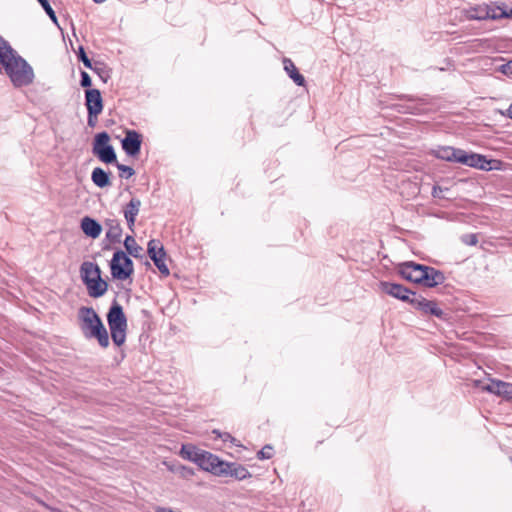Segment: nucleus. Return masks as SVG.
<instances>
[{
	"instance_id": "nucleus-16",
	"label": "nucleus",
	"mask_w": 512,
	"mask_h": 512,
	"mask_svg": "<svg viewBox=\"0 0 512 512\" xmlns=\"http://www.w3.org/2000/svg\"><path fill=\"white\" fill-rule=\"evenodd\" d=\"M81 279L84 284H88L90 280L99 279L101 277V270L96 263L83 262L80 266Z\"/></svg>"
},
{
	"instance_id": "nucleus-29",
	"label": "nucleus",
	"mask_w": 512,
	"mask_h": 512,
	"mask_svg": "<svg viewBox=\"0 0 512 512\" xmlns=\"http://www.w3.org/2000/svg\"><path fill=\"white\" fill-rule=\"evenodd\" d=\"M117 169L119 170V176L121 178L128 179L135 174V171L132 167L126 166L124 164L116 163Z\"/></svg>"
},
{
	"instance_id": "nucleus-8",
	"label": "nucleus",
	"mask_w": 512,
	"mask_h": 512,
	"mask_svg": "<svg viewBox=\"0 0 512 512\" xmlns=\"http://www.w3.org/2000/svg\"><path fill=\"white\" fill-rule=\"evenodd\" d=\"M426 269L425 265L416 264L414 262H405L399 265L398 272L406 280L418 284H422Z\"/></svg>"
},
{
	"instance_id": "nucleus-23",
	"label": "nucleus",
	"mask_w": 512,
	"mask_h": 512,
	"mask_svg": "<svg viewBox=\"0 0 512 512\" xmlns=\"http://www.w3.org/2000/svg\"><path fill=\"white\" fill-rule=\"evenodd\" d=\"M91 180L99 188H104L110 185L109 173L101 167H96L93 169Z\"/></svg>"
},
{
	"instance_id": "nucleus-28",
	"label": "nucleus",
	"mask_w": 512,
	"mask_h": 512,
	"mask_svg": "<svg viewBox=\"0 0 512 512\" xmlns=\"http://www.w3.org/2000/svg\"><path fill=\"white\" fill-rule=\"evenodd\" d=\"M93 72H95L99 77L106 82L107 78H109L108 72L105 70V67L103 66V63L95 62L94 65H92V68H89Z\"/></svg>"
},
{
	"instance_id": "nucleus-33",
	"label": "nucleus",
	"mask_w": 512,
	"mask_h": 512,
	"mask_svg": "<svg viewBox=\"0 0 512 512\" xmlns=\"http://www.w3.org/2000/svg\"><path fill=\"white\" fill-rule=\"evenodd\" d=\"M78 59L84 64V66L86 68H92V62L91 60L88 58V56L86 55L85 53V50L82 46L79 47V51H78Z\"/></svg>"
},
{
	"instance_id": "nucleus-39",
	"label": "nucleus",
	"mask_w": 512,
	"mask_h": 512,
	"mask_svg": "<svg viewBox=\"0 0 512 512\" xmlns=\"http://www.w3.org/2000/svg\"><path fill=\"white\" fill-rule=\"evenodd\" d=\"M165 251H164V248L162 247V270H161V273H162V277H165V276H168L169 275V269L168 267L164 264V257H165Z\"/></svg>"
},
{
	"instance_id": "nucleus-9",
	"label": "nucleus",
	"mask_w": 512,
	"mask_h": 512,
	"mask_svg": "<svg viewBox=\"0 0 512 512\" xmlns=\"http://www.w3.org/2000/svg\"><path fill=\"white\" fill-rule=\"evenodd\" d=\"M409 303L424 314H431L438 318L443 316V311L434 301L427 300L422 296L416 295V293H412Z\"/></svg>"
},
{
	"instance_id": "nucleus-17",
	"label": "nucleus",
	"mask_w": 512,
	"mask_h": 512,
	"mask_svg": "<svg viewBox=\"0 0 512 512\" xmlns=\"http://www.w3.org/2000/svg\"><path fill=\"white\" fill-rule=\"evenodd\" d=\"M107 232L106 238L111 243H120L122 236V228L117 219H106L104 222Z\"/></svg>"
},
{
	"instance_id": "nucleus-3",
	"label": "nucleus",
	"mask_w": 512,
	"mask_h": 512,
	"mask_svg": "<svg viewBox=\"0 0 512 512\" xmlns=\"http://www.w3.org/2000/svg\"><path fill=\"white\" fill-rule=\"evenodd\" d=\"M437 158L460 163L469 167L478 168L482 170H490L491 161L487 160L485 156L477 153H468L465 150L453 148L450 146L440 147L435 151Z\"/></svg>"
},
{
	"instance_id": "nucleus-11",
	"label": "nucleus",
	"mask_w": 512,
	"mask_h": 512,
	"mask_svg": "<svg viewBox=\"0 0 512 512\" xmlns=\"http://www.w3.org/2000/svg\"><path fill=\"white\" fill-rule=\"evenodd\" d=\"M218 476H230L236 480H244L250 478L251 473L241 464L224 461L221 470L218 472Z\"/></svg>"
},
{
	"instance_id": "nucleus-43",
	"label": "nucleus",
	"mask_w": 512,
	"mask_h": 512,
	"mask_svg": "<svg viewBox=\"0 0 512 512\" xmlns=\"http://www.w3.org/2000/svg\"><path fill=\"white\" fill-rule=\"evenodd\" d=\"M505 115L512 119V104L508 107Z\"/></svg>"
},
{
	"instance_id": "nucleus-15",
	"label": "nucleus",
	"mask_w": 512,
	"mask_h": 512,
	"mask_svg": "<svg viewBox=\"0 0 512 512\" xmlns=\"http://www.w3.org/2000/svg\"><path fill=\"white\" fill-rule=\"evenodd\" d=\"M85 105L87 111L93 114H101L103 110V100L98 89H87L85 91Z\"/></svg>"
},
{
	"instance_id": "nucleus-21",
	"label": "nucleus",
	"mask_w": 512,
	"mask_h": 512,
	"mask_svg": "<svg viewBox=\"0 0 512 512\" xmlns=\"http://www.w3.org/2000/svg\"><path fill=\"white\" fill-rule=\"evenodd\" d=\"M86 287L91 297L98 298L106 293L108 284L99 277V279L90 280V282L86 284Z\"/></svg>"
},
{
	"instance_id": "nucleus-41",
	"label": "nucleus",
	"mask_w": 512,
	"mask_h": 512,
	"mask_svg": "<svg viewBox=\"0 0 512 512\" xmlns=\"http://www.w3.org/2000/svg\"><path fill=\"white\" fill-rule=\"evenodd\" d=\"M164 464L167 466V468L173 472L175 475H177V468L181 466L179 463H167L164 462Z\"/></svg>"
},
{
	"instance_id": "nucleus-22",
	"label": "nucleus",
	"mask_w": 512,
	"mask_h": 512,
	"mask_svg": "<svg viewBox=\"0 0 512 512\" xmlns=\"http://www.w3.org/2000/svg\"><path fill=\"white\" fill-rule=\"evenodd\" d=\"M284 64V70L287 72L289 77L298 85V86H304L305 84V78L302 74H300L294 65V63L288 59L285 58L283 60Z\"/></svg>"
},
{
	"instance_id": "nucleus-5",
	"label": "nucleus",
	"mask_w": 512,
	"mask_h": 512,
	"mask_svg": "<svg viewBox=\"0 0 512 512\" xmlns=\"http://www.w3.org/2000/svg\"><path fill=\"white\" fill-rule=\"evenodd\" d=\"M110 269L113 278L126 280L134 272L133 261L122 250H117L111 259Z\"/></svg>"
},
{
	"instance_id": "nucleus-36",
	"label": "nucleus",
	"mask_w": 512,
	"mask_h": 512,
	"mask_svg": "<svg viewBox=\"0 0 512 512\" xmlns=\"http://www.w3.org/2000/svg\"><path fill=\"white\" fill-rule=\"evenodd\" d=\"M499 71L504 75L512 76V60L501 65Z\"/></svg>"
},
{
	"instance_id": "nucleus-10",
	"label": "nucleus",
	"mask_w": 512,
	"mask_h": 512,
	"mask_svg": "<svg viewBox=\"0 0 512 512\" xmlns=\"http://www.w3.org/2000/svg\"><path fill=\"white\" fill-rule=\"evenodd\" d=\"M121 144L122 149L128 156H136L141 149V135L135 130H127Z\"/></svg>"
},
{
	"instance_id": "nucleus-25",
	"label": "nucleus",
	"mask_w": 512,
	"mask_h": 512,
	"mask_svg": "<svg viewBox=\"0 0 512 512\" xmlns=\"http://www.w3.org/2000/svg\"><path fill=\"white\" fill-rule=\"evenodd\" d=\"M124 246L127 250V252L135 257V258H138L140 257L141 255V252H142V247L139 246L135 240V238L133 236H126L125 240H124Z\"/></svg>"
},
{
	"instance_id": "nucleus-24",
	"label": "nucleus",
	"mask_w": 512,
	"mask_h": 512,
	"mask_svg": "<svg viewBox=\"0 0 512 512\" xmlns=\"http://www.w3.org/2000/svg\"><path fill=\"white\" fill-rule=\"evenodd\" d=\"M203 450L201 449H198L196 448L195 446L193 445H182V448H181V451H180V455L189 460V461H192L194 463H198L199 461V458H200V454L202 453Z\"/></svg>"
},
{
	"instance_id": "nucleus-34",
	"label": "nucleus",
	"mask_w": 512,
	"mask_h": 512,
	"mask_svg": "<svg viewBox=\"0 0 512 512\" xmlns=\"http://www.w3.org/2000/svg\"><path fill=\"white\" fill-rule=\"evenodd\" d=\"M13 48L9 45V43L0 36V59H2L7 53H10V51Z\"/></svg>"
},
{
	"instance_id": "nucleus-38",
	"label": "nucleus",
	"mask_w": 512,
	"mask_h": 512,
	"mask_svg": "<svg viewBox=\"0 0 512 512\" xmlns=\"http://www.w3.org/2000/svg\"><path fill=\"white\" fill-rule=\"evenodd\" d=\"M99 114H93L91 111H88V126L95 127L97 124V118Z\"/></svg>"
},
{
	"instance_id": "nucleus-37",
	"label": "nucleus",
	"mask_w": 512,
	"mask_h": 512,
	"mask_svg": "<svg viewBox=\"0 0 512 512\" xmlns=\"http://www.w3.org/2000/svg\"><path fill=\"white\" fill-rule=\"evenodd\" d=\"M213 433L216 434L219 438H221L224 442L230 441L234 443L236 441V439L227 432L221 433L217 430H214Z\"/></svg>"
},
{
	"instance_id": "nucleus-31",
	"label": "nucleus",
	"mask_w": 512,
	"mask_h": 512,
	"mask_svg": "<svg viewBox=\"0 0 512 512\" xmlns=\"http://www.w3.org/2000/svg\"><path fill=\"white\" fill-rule=\"evenodd\" d=\"M194 475V470L190 467L181 465L177 468V476L183 479H190Z\"/></svg>"
},
{
	"instance_id": "nucleus-13",
	"label": "nucleus",
	"mask_w": 512,
	"mask_h": 512,
	"mask_svg": "<svg viewBox=\"0 0 512 512\" xmlns=\"http://www.w3.org/2000/svg\"><path fill=\"white\" fill-rule=\"evenodd\" d=\"M380 288L386 294L406 302L410 301L413 293L401 284L386 281L380 282Z\"/></svg>"
},
{
	"instance_id": "nucleus-19",
	"label": "nucleus",
	"mask_w": 512,
	"mask_h": 512,
	"mask_svg": "<svg viewBox=\"0 0 512 512\" xmlns=\"http://www.w3.org/2000/svg\"><path fill=\"white\" fill-rule=\"evenodd\" d=\"M424 274L426 277L423 278L422 284L426 287H435L445 280L443 273L433 267L426 266Z\"/></svg>"
},
{
	"instance_id": "nucleus-7",
	"label": "nucleus",
	"mask_w": 512,
	"mask_h": 512,
	"mask_svg": "<svg viewBox=\"0 0 512 512\" xmlns=\"http://www.w3.org/2000/svg\"><path fill=\"white\" fill-rule=\"evenodd\" d=\"M506 15V9L496 5L480 4L466 10V17L470 20H498Z\"/></svg>"
},
{
	"instance_id": "nucleus-27",
	"label": "nucleus",
	"mask_w": 512,
	"mask_h": 512,
	"mask_svg": "<svg viewBox=\"0 0 512 512\" xmlns=\"http://www.w3.org/2000/svg\"><path fill=\"white\" fill-rule=\"evenodd\" d=\"M148 254L155 266L160 270V264H162V261H160V254L156 251V240H151L148 243Z\"/></svg>"
},
{
	"instance_id": "nucleus-4",
	"label": "nucleus",
	"mask_w": 512,
	"mask_h": 512,
	"mask_svg": "<svg viewBox=\"0 0 512 512\" xmlns=\"http://www.w3.org/2000/svg\"><path fill=\"white\" fill-rule=\"evenodd\" d=\"M107 321L114 344L121 346L126 339L127 319L122 306L116 301L109 309Z\"/></svg>"
},
{
	"instance_id": "nucleus-20",
	"label": "nucleus",
	"mask_w": 512,
	"mask_h": 512,
	"mask_svg": "<svg viewBox=\"0 0 512 512\" xmlns=\"http://www.w3.org/2000/svg\"><path fill=\"white\" fill-rule=\"evenodd\" d=\"M141 202L139 199L132 198L129 203L124 207V217L127 221V224L131 230H133V226L135 224V218L139 212Z\"/></svg>"
},
{
	"instance_id": "nucleus-26",
	"label": "nucleus",
	"mask_w": 512,
	"mask_h": 512,
	"mask_svg": "<svg viewBox=\"0 0 512 512\" xmlns=\"http://www.w3.org/2000/svg\"><path fill=\"white\" fill-rule=\"evenodd\" d=\"M148 254L155 266L160 270V264H162V261H160V254L156 251V240H151L148 243Z\"/></svg>"
},
{
	"instance_id": "nucleus-40",
	"label": "nucleus",
	"mask_w": 512,
	"mask_h": 512,
	"mask_svg": "<svg viewBox=\"0 0 512 512\" xmlns=\"http://www.w3.org/2000/svg\"><path fill=\"white\" fill-rule=\"evenodd\" d=\"M465 238V243L468 245H476L478 242L477 237L474 234L467 235L465 236Z\"/></svg>"
},
{
	"instance_id": "nucleus-12",
	"label": "nucleus",
	"mask_w": 512,
	"mask_h": 512,
	"mask_svg": "<svg viewBox=\"0 0 512 512\" xmlns=\"http://www.w3.org/2000/svg\"><path fill=\"white\" fill-rule=\"evenodd\" d=\"M223 462L224 461L220 460L216 455L203 450L200 454L197 465L201 469L218 476V472L221 470Z\"/></svg>"
},
{
	"instance_id": "nucleus-42",
	"label": "nucleus",
	"mask_w": 512,
	"mask_h": 512,
	"mask_svg": "<svg viewBox=\"0 0 512 512\" xmlns=\"http://www.w3.org/2000/svg\"><path fill=\"white\" fill-rule=\"evenodd\" d=\"M443 192V189L439 186H434L432 190L433 197H440L441 193Z\"/></svg>"
},
{
	"instance_id": "nucleus-30",
	"label": "nucleus",
	"mask_w": 512,
	"mask_h": 512,
	"mask_svg": "<svg viewBox=\"0 0 512 512\" xmlns=\"http://www.w3.org/2000/svg\"><path fill=\"white\" fill-rule=\"evenodd\" d=\"M40 5L42 6V8L44 9V11L47 13V15L49 16V18L57 24V17H56V14L53 10V8L51 7L50 3L48 0H37Z\"/></svg>"
},
{
	"instance_id": "nucleus-18",
	"label": "nucleus",
	"mask_w": 512,
	"mask_h": 512,
	"mask_svg": "<svg viewBox=\"0 0 512 512\" xmlns=\"http://www.w3.org/2000/svg\"><path fill=\"white\" fill-rule=\"evenodd\" d=\"M81 229L85 235L96 239L102 232V226L94 219L86 216L81 220Z\"/></svg>"
},
{
	"instance_id": "nucleus-1",
	"label": "nucleus",
	"mask_w": 512,
	"mask_h": 512,
	"mask_svg": "<svg viewBox=\"0 0 512 512\" xmlns=\"http://www.w3.org/2000/svg\"><path fill=\"white\" fill-rule=\"evenodd\" d=\"M0 63L4 66L6 74L15 87L28 86L33 82L32 67L14 49L0 59Z\"/></svg>"
},
{
	"instance_id": "nucleus-2",
	"label": "nucleus",
	"mask_w": 512,
	"mask_h": 512,
	"mask_svg": "<svg viewBox=\"0 0 512 512\" xmlns=\"http://www.w3.org/2000/svg\"><path fill=\"white\" fill-rule=\"evenodd\" d=\"M80 329L87 339H97L103 348L109 345L108 332L92 307H81L78 311Z\"/></svg>"
},
{
	"instance_id": "nucleus-35",
	"label": "nucleus",
	"mask_w": 512,
	"mask_h": 512,
	"mask_svg": "<svg viewBox=\"0 0 512 512\" xmlns=\"http://www.w3.org/2000/svg\"><path fill=\"white\" fill-rule=\"evenodd\" d=\"M80 84L82 87L88 88L91 86V78L89 74L85 71H81V81Z\"/></svg>"
},
{
	"instance_id": "nucleus-14",
	"label": "nucleus",
	"mask_w": 512,
	"mask_h": 512,
	"mask_svg": "<svg viewBox=\"0 0 512 512\" xmlns=\"http://www.w3.org/2000/svg\"><path fill=\"white\" fill-rule=\"evenodd\" d=\"M483 391L501 396L506 400H512V383L501 380H491L489 384L481 387Z\"/></svg>"
},
{
	"instance_id": "nucleus-44",
	"label": "nucleus",
	"mask_w": 512,
	"mask_h": 512,
	"mask_svg": "<svg viewBox=\"0 0 512 512\" xmlns=\"http://www.w3.org/2000/svg\"><path fill=\"white\" fill-rule=\"evenodd\" d=\"M155 512H160V507H156Z\"/></svg>"
},
{
	"instance_id": "nucleus-6",
	"label": "nucleus",
	"mask_w": 512,
	"mask_h": 512,
	"mask_svg": "<svg viewBox=\"0 0 512 512\" xmlns=\"http://www.w3.org/2000/svg\"><path fill=\"white\" fill-rule=\"evenodd\" d=\"M110 136L107 132L98 133L93 142V154L96 155L100 161L110 164L117 162V156L112 145L109 144Z\"/></svg>"
},
{
	"instance_id": "nucleus-32",
	"label": "nucleus",
	"mask_w": 512,
	"mask_h": 512,
	"mask_svg": "<svg viewBox=\"0 0 512 512\" xmlns=\"http://www.w3.org/2000/svg\"><path fill=\"white\" fill-rule=\"evenodd\" d=\"M273 456V447L265 445L258 453L257 458L260 460L270 459Z\"/></svg>"
}]
</instances>
